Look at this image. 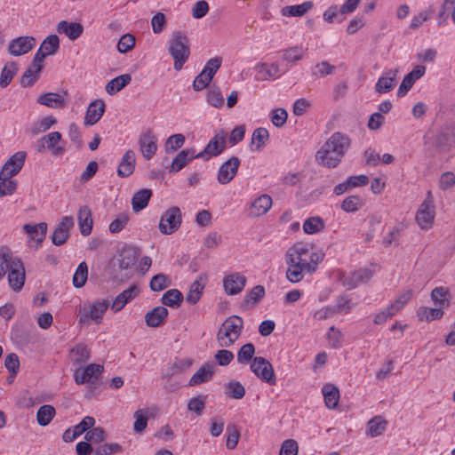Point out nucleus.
<instances>
[{"label":"nucleus","instance_id":"obj_1","mask_svg":"<svg viewBox=\"0 0 455 455\" xmlns=\"http://www.w3.org/2000/svg\"><path fill=\"white\" fill-rule=\"evenodd\" d=\"M325 253L314 249L313 244L299 242L290 247L285 253L288 266L286 277L291 283L300 282L306 274L312 275L323 260Z\"/></svg>","mask_w":455,"mask_h":455},{"label":"nucleus","instance_id":"obj_2","mask_svg":"<svg viewBox=\"0 0 455 455\" xmlns=\"http://www.w3.org/2000/svg\"><path fill=\"white\" fill-rule=\"evenodd\" d=\"M7 274L9 285L20 291L25 283V268L22 261L14 257L7 248L0 250V280Z\"/></svg>","mask_w":455,"mask_h":455},{"label":"nucleus","instance_id":"obj_3","mask_svg":"<svg viewBox=\"0 0 455 455\" xmlns=\"http://www.w3.org/2000/svg\"><path fill=\"white\" fill-rule=\"evenodd\" d=\"M169 52L174 60V69L180 70L190 55L189 40L183 32L173 33L170 41Z\"/></svg>","mask_w":455,"mask_h":455},{"label":"nucleus","instance_id":"obj_4","mask_svg":"<svg viewBox=\"0 0 455 455\" xmlns=\"http://www.w3.org/2000/svg\"><path fill=\"white\" fill-rule=\"evenodd\" d=\"M181 222L182 215L180 209L177 206H172L162 214L158 228L164 235H172L180 228Z\"/></svg>","mask_w":455,"mask_h":455},{"label":"nucleus","instance_id":"obj_5","mask_svg":"<svg viewBox=\"0 0 455 455\" xmlns=\"http://www.w3.org/2000/svg\"><path fill=\"white\" fill-rule=\"evenodd\" d=\"M251 371L262 381L275 384V376L272 364L264 357H254L251 363Z\"/></svg>","mask_w":455,"mask_h":455},{"label":"nucleus","instance_id":"obj_6","mask_svg":"<svg viewBox=\"0 0 455 455\" xmlns=\"http://www.w3.org/2000/svg\"><path fill=\"white\" fill-rule=\"evenodd\" d=\"M27 154L24 151H18L12 155L4 164L0 171V180L12 179L22 169Z\"/></svg>","mask_w":455,"mask_h":455},{"label":"nucleus","instance_id":"obj_7","mask_svg":"<svg viewBox=\"0 0 455 455\" xmlns=\"http://www.w3.org/2000/svg\"><path fill=\"white\" fill-rule=\"evenodd\" d=\"M226 144V132L224 131H220L212 138L203 151L196 154V157H206V159H209L212 156H217L224 151Z\"/></svg>","mask_w":455,"mask_h":455},{"label":"nucleus","instance_id":"obj_8","mask_svg":"<svg viewBox=\"0 0 455 455\" xmlns=\"http://www.w3.org/2000/svg\"><path fill=\"white\" fill-rule=\"evenodd\" d=\"M104 367L101 364L91 363L86 368L80 367L74 372V379L77 385L84 383H95Z\"/></svg>","mask_w":455,"mask_h":455},{"label":"nucleus","instance_id":"obj_9","mask_svg":"<svg viewBox=\"0 0 455 455\" xmlns=\"http://www.w3.org/2000/svg\"><path fill=\"white\" fill-rule=\"evenodd\" d=\"M109 307V301L108 299L96 300L94 301L87 312L85 308L80 310L79 313V323H84L88 322L90 319L93 320L96 323H100L102 316L106 310Z\"/></svg>","mask_w":455,"mask_h":455},{"label":"nucleus","instance_id":"obj_10","mask_svg":"<svg viewBox=\"0 0 455 455\" xmlns=\"http://www.w3.org/2000/svg\"><path fill=\"white\" fill-rule=\"evenodd\" d=\"M241 161L236 156H232L224 162L219 168L217 180L221 185L228 184L236 175Z\"/></svg>","mask_w":455,"mask_h":455},{"label":"nucleus","instance_id":"obj_11","mask_svg":"<svg viewBox=\"0 0 455 455\" xmlns=\"http://www.w3.org/2000/svg\"><path fill=\"white\" fill-rule=\"evenodd\" d=\"M36 42L34 36H18L10 41L7 50L12 56H21L30 52L35 47Z\"/></svg>","mask_w":455,"mask_h":455},{"label":"nucleus","instance_id":"obj_12","mask_svg":"<svg viewBox=\"0 0 455 455\" xmlns=\"http://www.w3.org/2000/svg\"><path fill=\"white\" fill-rule=\"evenodd\" d=\"M430 196L431 193L428 192L427 198L423 202L416 214V221L422 229L430 228L435 218L434 204Z\"/></svg>","mask_w":455,"mask_h":455},{"label":"nucleus","instance_id":"obj_13","mask_svg":"<svg viewBox=\"0 0 455 455\" xmlns=\"http://www.w3.org/2000/svg\"><path fill=\"white\" fill-rule=\"evenodd\" d=\"M350 139L347 135L337 132H334L326 141L325 148H331L333 154L344 156L350 147Z\"/></svg>","mask_w":455,"mask_h":455},{"label":"nucleus","instance_id":"obj_14","mask_svg":"<svg viewBox=\"0 0 455 455\" xmlns=\"http://www.w3.org/2000/svg\"><path fill=\"white\" fill-rule=\"evenodd\" d=\"M73 226L74 220L72 217H63L52 235V243L56 246L64 244L69 237V230Z\"/></svg>","mask_w":455,"mask_h":455},{"label":"nucleus","instance_id":"obj_15","mask_svg":"<svg viewBox=\"0 0 455 455\" xmlns=\"http://www.w3.org/2000/svg\"><path fill=\"white\" fill-rule=\"evenodd\" d=\"M246 281V277L241 273L228 275L223 279L224 290L228 295L237 294L243 290Z\"/></svg>","mask_w":455,"mask_h":455},{"label":"nucleus","instance_id":"obj_16","mask_svg":"<svg viewBox=\"0 0 455 455\" xmlns=\"http://www.w3.org/2000/svg\"><path fill=\"white\" fill-rule=\"evenodd\" d=\"M140 148L145 159L149 160L156 154L157 146L156 139L153 132L148 130L140 139Z\"/></svg>","mask_w":455,"mask_h":455},{"label":"nucleus","instance_id":"obj_17","mask_svg":"<svg viewBox=\"0 0 455 455\" xmlns=\"http://www.w3.org/2000/svg\"><path fill=\"white\" fill-rule=\"evenodd\" d=\"M56 30L59 34H64L71 41H75L82 36L84 26L79 22L60 20L56 26Z\"/></svg>","mask_w":455,"mask_h":455},{"label":"nucleus","instance_id":"obj_18","mask_svg":"<svg viewBox=\"0 0 455 455\" xmlns=\"http://www.w3.org/2000/svg\"><path fill=\"white\" fill-rule=\"evenodd\" d=\"M105 112V103L102 100H96L91 102L87 108L84 124L93 125L100 121Z\"/></svg>","mask_w":455,"mask_h":455},{"label":"nucleus","instance_id":"obj_19","mask_svg":"<svg viewBox=\"0 0 455 455\" xmlns=\"http://www.w3.org/2000/svg\"><path fill=\"white\" fill-rule=\"evenodd\" d=\"M136 164V155L133 150H127L121 158L117 168V175L121 178H126L134 172Z\"/></svg>","mask_w":455,"mask_h":455},{"label":"nucleus","instance_id":"obj_20","mask_svg":"<svg viewBox=\"0 0 455 455\" xmlns=\"http://www.w3.org/2000/svg\"><path fill=\"white\" fill-rule=\"evenodd\" d=\"M67 95L68 93L66 92L64 94L47 92L41 95L37 99V102L51 108H62L67 106Z\"/></svg>","mask_w":455,"mask_h":455},{"label":"nucleus","instance_id":"obj_21","mask_svg":"<svg viewBox=\"0 0 455 455\" xmlns=\"http://www.w3.org/2000/svg\"><path fill=\"white\" fill-rule=\"evenodd\" d=\"M140 292L137 285L133 284L123 292L118 294L111 304V309L114 312H118L132 299H133Z\"/></svg>","mask_w":455,"mask_h":455},{"label":"nucleus","instance_id":"obj_22","mask_svg":"<svg viewBox=\"0 0 455 455\" xmlns=\"http://www.w3.org/2000/svg\"><path fill=\"white\" fill-rule=\"evenodd\" d=\"M342 158V156L333 154L331 148H325V144L315 154V159L319 164L328 168L336 167Z\"/></svg>","mask_w":455,"mask_h":455},{"label":"nucleus","instance_id":"obj_23","mask_svg":"<svg viewBox=\"0 0 455 455\" xmlns=\"http://www.w3.org/2000/svg\"><path fill=\"white\" fill-rule=\"evenodd\" d=\"M214 375V364L205 363L195 372L188 380V386L196 387L208 382Z\"/></svg>","mask_w":455,"mask_h":455},{"label":"nucleus","instance_id":"obj_24","mask_svg":"<svg viewBox=\"0 0 455 455\" xmlns=\"http://www.w3.org/2000/svg\"><path fill=\"white\" fill-rule=\"evenodd\" d=\"M271 206L272 198L267 195H261L251 203L249 215L251 217L262 216L269 211Z\"/></svg>","mask_w":455,"mask_h":455},{"label":"nucleus","instance_id":"obj_25","mask_svg":"<svg viewBox=\"0 0 455 455\" xmlns=\"http://www.w3.org/2000/svg\"><path fill=\"white\" fill-rule=\"evenodd\" d=\"M167 316V308L163 306H157L146 313L145 322L148 326L156 328L162 324Z\"/></svg>","mask_w":455,"mask_h":455},{"label":"nucleus","instance_id":"obj_26","mask_svg":"<svg viewBox=\"0 0 455 455\" xmlns=\"http://www.w3.org/2000/svg\"><path fill=\"white\" fill-rule=\"evenodd\" d=\"M192 363V359H176L174 362L169 363L167 367L162 371V377L164 379H169L173 375L181 373L188 369Z\"/></svg>","mask_w":455,"mask_h":455},{"label":"nucleus","instance_id":"obj_27","mask_svg":"<svg viewBox=\"0 0 455 455\" xmlns=\"http://www.w3.org/2000/svg\"><path fill=\"white\" fill-rule=\"evenodd\" d=\"M77 219L81 234L84 236L89 235L93 223L90 208L86 205L80 207Z\"/></svg>","mask_w":455,"mask_h":455},{"label":"nucleus","instance_id":"obj_28","mask_svg":"<svg viewBox=\"0 0 455 455\" xmlns=\"http://www.w3.org/2000/svg\"><path fill=\"white\" fill-rule=\"evenodd\" d=\"M455 144V128L448 127L443 128L435 140V147L440 151L450 148Z\"/></svg>","mask_w":455,"mask_h":455},{"label":"nucleus","instance_id":"obj_29","mask_svg":"<svg viewBox=\"0 0 455 455\" xmlns=\"http://www.w3.org/2000/svg\"><path fill=\"white\" fill-rule=\"evenodd\" d=\"M137 251L135 248L129 247L123 249L118 254L117 264L119 270H128L137 260Z\"/></svg>","mask_w":455,"mask_h":455},{"label":"nucleus","instance_id":"obj_30","mask_svg":"<svg viewBox=\"0 0 455 455\" xmlns=\"http://www.w3.org/2000/svg\"><path fill=\"white\" fill-rule=\"evenodd\" d=\"M152 196V190L149 188H141L135 192L132 198V208L134 212H139L148 204Z\"/></svg>","mask_w":455,"mask_h":455},{"label":"nucleus","instance_id":"obj_31","mask_svg":"<svg viewBox=\"0 0 455 455\" xmlns=\"http://www.w3.org/2000/svg\"><path fill=\"white\" fill-rule=\"evenodd\" d=\"M397 73V69H391L387 71L385 76L379 78L376 84V91L379 93L390 92L395 85Z\"/></svg>","mask_w":455,"mask_h":455},{"label":"nucleus","instance_id":"obj_32","mask_svg":"<svg viewBox=\"0 0 455 455\" xmlns=\"http://www.w3.org/2000/svg\"><path fill=\"white\" fill-rule=\"evenodd\" d=\"M23 229L31 239L36 241V243L39 244L45 238L47 224L45 222H41L36 225L25 224Z\"/></svg>","mask_w":455,"mask_h":455},{"label":"nucleus","instance_id":"obj_33","mask_svg":"<svg viewBox=\"0 0 455 455\" xmlns=\"http://www.w3.org/2000/svg\"><path fill=\"white\" fill-rule=\"evenodd\" d=\"M197 158L194 149L181 150L173 159L170 172H177L180 171L186 164L192 159Z\"/></svg>","mask_w":455,"mask_h":455},{"label":"nucleus","instance_id":"obj_34","mask_svg":"<svg viewBox=\"0 0 455 455\" xmlns=\"http://www.w3.org/2000/svg\"><path fill=\"white\" fill-rule=\"evenodd\" d=\"M132 81L130 74H124L111 79L106 85V92L109 95H114L124 89Z\"/></svg>","mask_w":455,"mask_h":455},{"label":"nucleus","instance_id":"obj_35","mask_svg":"<svg viewBox=\"0 0 455 455\" xmlns=\"http://www.w3.org/2000/svg\"><path fill=\"white\" fill-rule=\"evenodd\" d=\"M71 361L74 364L82 365L90 358V351L86 345L77 344L70 350Z\"/></svg>","mask_w":455,"mask_h":455},{"label":"nucleus","instance_id":"obj_36","mask_svg":"<svg viewBox=\"0 0 455 455\" xmlns=\"http://www.w3.org/2000/svg\"><path fill=\"white\" fill-rule=\"evenodd\" d=\"M323 395L325 405L330 409H334L339 400V390L332 384H326L323 387Z\"/></svg>","mask_w":455,"mask_h":455},{"label":"nucleus","instance_id":"obj_37","mask_svg":"<svg viewBox=\"0 0 455 455\" xmlns=\"http://www.w3.org/2000/svg\"><path fill=\"white\" fill-rule=\"evenodd\" d=\"M223 329L232 333L234 338L238 339L243 328V320L238 315L228 317L222 323Z\"/></svg>","mask_w":455,"mask_h":455},{"label":"nucleus","instance_id":"obj_38","mask_svg":"<svg viewBox=\"0 0 455 455\" xmlns=\"http://www.w3.org/2000/svg\"><path fill=\"white\" fill-rule=\"evenodd\" d=\"M56 415V410L52 405L44 404L36 411V421L39 426H48Z\"/></svg>","mask_w":455,"mask_h":455},{"label":"nucleus","instance_id":"obj_39","mask_svg":"<svg viewBox=\"0 0 455 455\" xmlns=\"http://www.w3.org/2000/svg\"><path fill=\"white\" fill-rule=\"evenodd\" d=\"M312 7L313 3L311 1H307L300 4L285 6L282 8L281 13L283 16L301 17L311 10Z\"/></svg>","mask_w":455,"mask_h":455},{"label":"nucleus","instance_id":"obj_40","mask_svg":"<svg viewBox=\"0 0 455 455\" xmlns=\"http://www.w3.org/2000/svg\"><path fill=\"white\" fill-rule=\"evenodd\" d=\"M372 276V271L367 268L355 270L349 276L347 283L350 288H355L362 283L368 282Z\"/></svg>","mask_w":455,"mask_h":455},{"label":"nucleus","instance_id":"obj_41","mask_svg":"<svg viewBox=\"0 0 455 455\" xmlns=\"http://www.w3.org/2000/svg\"><path fill=\"white\" fill-rule=\"evenodd\" d=\"M184 299L183 294L177 289H171L164 292L161 298V302L171 307H178Z\"/></svg>","mask_w":455,"mask_h":455},{"label":"nucleus","instance_id":"obj_42","mask_svg":"<svg viewBox=\"0 0 455 455\" xmlns=\"http://www.w3.org/2000/svg\"><path fill=\"white\" fill-rule=\"evenodd\" d=\"M269 133L266 128L259 127L253 131L251 135V150H259L268 140Z\"/></svg>","mask_w":455,"mask_h":455},{"label":"nucleus","instance_id":"obj_43","mask_svg":"<svg viewBox=\"0 0 455 455\" xmlns=\"http://www.w3.org/2000/svg\"><path fill=\"white\" fill-rule=\"evenodd\" d=\"M18 66L14 61H9L3 68L0 75V86L2 88L7 87L14 76L17 74Z\"/></svg>","mask_w":455,"mask_h":455},{"label":"nucleus","instance_id":"obj_44","mask_svg":"<svg viewBox=\"0 0 455 455\" xmlns=\"http://www.w3.org/2000/svg\"><path fill=\"white\" fill-rule=\"evenodd\" d=\"M265 288L262 285H256L251 291L247 292L245 295L243 304L249 307L250 303H251L252 307L255 304L259 302L265 296Z\"/></svg>","mask_w":455,"mask_h":455},{"label":"nucleus","instance_id":"obj_45","mask_svg":"<svg viewBox=\"0 0 455 455\" xmlns=\"http://www.w3.org/2000/svg\"><path fill=\"white\" fill-rule=\"evenodd\" d=\"M387 423L381 416H376L368 422L367 433L372 437L380 435L385 431Z\"/></svg>","mask_w":455,"mask_h":455},{"label":"nucleus","instance_id":"obj_46","mask_svg":"<svg viewBox=\"0 0 455 455\" xmlns=\"http://www.w3.org/2000/svg\"><path fill=\"white\" fill-rule=\"evenodd\" d=\"M204 289V283H202L200 279L196 280L189 287V291L186 295V300L191 305L196 304L203 294Z\"/></svg>","mask_w":455,"mask_h":455},{"label":"nucleus","instance_id":"obj_47","mask_svg":"<svg viewBox=\"0 0 455 455\" xmlns=\"http://www.w3.org/2000/svg\"><path fill=\"white\" fill-rule=\"evenodd\" d=\"M324 222L320 217H310L304 221L303 230L307 234H315L324 229Z\"/></svg>","mask_w":455,"mask_h":455},{"label":"nucleus","instance_id":"obj_48","mask_svg":"<svg viewBox=\"0 0 455 455\" xmlns=\"http://www.w3.org/2000/svg\"><path fill=\"white\" fill-rule=\"evenodd\" d=\"M60 48V39L56 35H50L46 36L42 42L39 49H42L45 54L53 55L55 54Z\"/></svg>","mask_w":455,"mask_h":455},{"label":"nucleus","instance_id":"obj_49","mask_svg":"<svg viewBox=\"0 0 455 455\" xmlns=\"http://www.w3.org/2000/svg\"><path fill=\"white\" fill-rule=\"evenodd\" d=\"M88 278V266L83 261L81 262L73 275L72 283L76 288H82Z\"/></svg>","mask_w":455,"mask_h":455},{"label":"nucleus","instance_id":"obj_50","mask_svg":"<svg viewBox=\"0 0 455 455\" xmlns=\"http://www.w3.org/2000/svg\"><path fill=\"white\" fill-rule=\"evenodd\" d=\"M255 347L252 343H246L237 352V361L242 364H247L253 360Z\"/></svg>","mask_w":455,"mask_h":455},{"label":"nucleus","instance_id":"obj_51","mask_svg":"<svg viewBox=\"0 0 455 455\" xmlns=\"http://www.w3.org/2000/svg\"><path fill=\"white\" fill-rule=\"evenodd\" d=\"M255 69L259 74H263L260 77L261 80H267L278 76L280 72L279 66L276 63H272L269 67L266 63H259L256 65Z\"/></svg>","mask_w":455,"mask_h":455},{"label":"nucleus","instance_id":"obj_52","mask_svg":"<svg viewBox=\"0 0 455 455\" xmlns=\"http://www.w3.org/2000/svg\"><path fill=\"white\" fill-rule=\"evenodd\" d=\"M443 315V310L442 308H428L420 307L418 310V316L421 321L430 322L442 318Z\"/></svg>","mask_w":455,"mask_h":455},{"label":"nucleus","instance_id":"obj_53","mask_svg":"<svg viewBox=\"0 0 455 455\" xmlns=\"http://www.w3.org/2000/svg\"><path fill=\"white\" fill-rule=\"evenodd\" d=\"M306 49L300 46L290 47L283 52V60L287 62H297L302 60Z\"/></svg>","mask_w":455,"mask_h":455},{"label":"nucleus","instance_id":"obj_54","mask_svg":"<svg viewBox=\"0 0 455 455\" xmlns=\"http://www.w3.org/2000/svg\"><path fill=\"white\" fill-rule=\"evenodd\" d=\"M227 395L234 399H242L245 395L244 387L238 381L231 380L226 385Z\"/></svg>","mask_w":455,"mask_h":455},{"label":"nucleus","instance_id":"obj_55","mask_svg":"<svg viewBox=\"0 0 455 455\" xmlns=\"http://www.w3.org/2000/svg\"><path fill=\"white\" fill-rule=\"evenodd\" d=\"M240 437L238 427L235 424H229L227 427V443L226 446L229 450L236 447Z\"/></svg>","mask_w":455,"mask_h":455},{"label":"nucleus","instance_id":"obj_56","mask_svg":"<svg viewBox=\"0 0 455 455\" xmlns=\"http://www.w3.org/2000/svg\"><path fill=\"white\" fill-rule=\"evenodd\" d=\"M133 417L135 419L133 429L135 433H141L148 426V410H137Z\"/></svg>","mask_w":455,"mask_h":455},{"label":"nucleus","instance_id":"obj_57","mask_svg":"<svg viewBox=\"0 0 455 455\" xmlns=\"http://www.w3.org/2000/svg\"><path fill=\"white\" fill-rule=\"evenodd\" d=\"M363 205L362 199L357 196H350L346 197L342 204L341 209L346 212H355Z\"/></svg>","mask_w":455,"mask_h":455},{"label":"nucleus","instance_id":"obj_58","mask_svg":"<svg viewBox=\"0 0 455 455\" xmlns=\"http://www.w3.org/2000/svg\"><path fill=\"white\" fill-rule=\"evenodd\" d=\"M449 291L444 287H436L431 292V298L439 306H449Z\"/></svg>","mask_w":455,"mask_h":455},{"label":"nucleus","instance_id":"obj_59","mask_svg":"<svg viewBox=\"0 0 455 455\" xmlns=\"http://www.w3.org/2000/svg\"><path fill=\"white\" fill-rule=\"evenodd\" d=\"M56 123V118L52 116L44 117L40 120L38 124H36L31 127V133L36 135L41 132H46Z\"/></svg>","mask_w":455,"mask_h":455},{"label":"nucleus","instance_id":"obj_60","mask_svg":"<svg viewBox=\"0 0 455 455\" xmlns=\"http://www.w3.org/2000/svg\"><path fill=\"white\" fill-rule=\"evenodd\" d=\"M185 142L183 134L177 133L170 136L165 142V151L167 153L174 152L181 148Z\"/></svg>","mask_w":455,"mask_h":455},{"label":"nucleus","instance_id":"obj_61","mask_svg":"<svg viewBox=\"0 0 455 455\" xmlns=\"http://www.w3.org/2000/svg\"><path fill=\"white\" fill-rule=\"evenodd\" d=\"M122 451L123 448L117 443L101 444L94 451L95 455H111L114 453H121Z\"/></svg>","mask_w":455,"mask_h":455},{"label":"nucleus","instance_id":"obj_62","mask_svg":"<svg viewBox=\"0 0 455 455\" xmlns=\"http://www.w3.org/2000/svg\"><path fill=\"white\" fill-rule=\"evenodd\" d=\"M17 181L7 178L6 180H0V197L11 196L17 190Z\"/></svg>","mask_w":455,"mask_h":455},{"label":"nucleus","instance_id":"obj_63","mask_svg":"<svg viewBox=\"0 0 455 455\" xmlns=\"http://www.w3.org/2000/svg\"><path fill=\"white\" fill-rule=\"evenodd\" d=\"M135 45V37L131 34H125L121 36L117 44V50L121 53L131 51Z\"/></svg>","mask_w":455,"mask_h":455},{"label":"nucleus","instance_id":"obj_64","mask_svg":"<svg viewBox=\"0 0 455 455\" xmlns=\"http://www.w3.org/2000/svg\"><path fill=\"white\" fill-rule=\"evenodd\" d=\"M334 69L335 67L331 65L328 61H322L313 68L312 75L316 77H323L331 74Z\"/></svg>","mask_w":455,"mask_h":455}]
</instances>
